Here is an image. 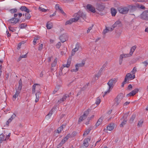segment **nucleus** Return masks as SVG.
I'll return each instance as SVG.
<instances>
[{
  "label": "nucleus",
  "mask_w": 148,
  "mask_h": 148,
  "mask_svg": "<svg viewBox=\"0 0 148 148\" xmlns=\"http://www.w3.org/2000/svg\"><path fill=\"white\" fill-rule=\"evenodd\" d=\"M107 28L108 30V31H112L114 29V28L112 26V27H107Z\"/></svg>",
  "instance_id": "603ef678"
},
{
  "label": "nucleus",
  "mask_w": 148,
  "mask_h": 148,
  "mask_svg": "<svg viewBox=\"0 0 148 148\" xmlns=\"http://www.w3.org/2000/svg\"><path fill=\"white\" fill-rule=\"evenodd\" d=\"M133 91L134 93H135V95L139 91V89L138 88H136L133 90Z\"/></svg>",
  "instance_id": "bf43d9fd"
},
{
  "label": "nucleus",
  "mask_w": 148,
  "mask_h": 148,
  "mask_svg": "<svg viewBox=\"0 0 148 148\" xmlns=\"http://www.w3.org/2000/svg\"><path fill=\"white\" fill-rule=\"evenodd\" d=\"M91 130V129H90V128H89L88 129H87L86 131H85L84 132L83 134V136L87 135L89 133Z\"/></svg>",
  "instance_id": "c756f323"
},
{
  "label": "nucleus",
  "mask_w": 148,
  "mask_h": 148,
  "mask_svg": "<svg viewBox=\"0 0 148 148\" xmlns=\"http://www.w3.org/2000/svg\"><path fill=\"white\" fill-rule=\"evenodd\" d=\"M72 56H71L70 57H69V58L68 59V60H67V64L69 65V66H70V64H71V59H72Z\"/></svg>",
  "instance_id": "72a5a7b5"
},
{
  "label": "nucleus",
  "mask_w": 148,
  "mask_h": 148,
  "mask_svg": "<svg viewBox=\"0 0 148 148\" xmlns=\"http://www.w3.org/2000/svg\"><path fill=\"white\" fill-rule=\"evenodd\" d=\"M63 126H61L59 127L58 130H56L55 131L56 132H57L58 134H59L61 132V131L63 130Z\"/></svg>",
  "instance_id": "bb28decb"
},
{
  "label": "nucleus",
  "mask_w": 148,
  "mask_h": 148,
  "mask_svg": "<svg viewBox=\"0 0 148 148\" xmlns=\"http://www.w3.org/2000/svg\"><path fill=\"white\" fill-rule=\"evenodd\" d=\"M12 121V120L10 118L8 120V121H7L6 122V125L7 126H9V123L11 122Z\"/></svg>",
  "instance_id": "864d4df0"
},
{
  "label": "nucleus",
  "mask_w": 148,
  "mask_h": 148,
  "mask_svg": "<svg viewBox=\"0 0 148 148\" xmlns=\"http://www.w3.org/2000/svg\"><path fill=\"white\" fill-rule=\"evenodd\" d=\"M132 88V86L131 84H129L127 87V89L129 90H131Z\"/></svg>",
  "instance_id": "e2e57ef3"
},
{
  "label": "nucleus",
  "mask_w": 148,
  "mask_h": 148,
  "mask_svg": "<svg viewBox=\"0 0 148 148\" xmlns=\"http://www.w3.org/2000/svg\"><path fill=\"white\" fill-rule=\"evenodd\" d=\"M143 123V121L141 120L139 121L137 124V126L140 127L142 126V125Z\"/></svg>",
  "instance_id": "f704fd0d"
},
{
  "label": "nucleus",
  "mask_w": 148,
  "mask_h": 148,
  "mask_svg": "<svg viewBox=\"0 0 148 148\" xmlns=\"http://www.w3.org/2000/svg\"><path fill=\"white\" fill-rule=\"evenodd\" d=\"M140 18L146 21H148V10L143 12L140 14Z\"/></svg>",
  "instance_id": "0eeeda50"
},
{
  "label": "nucleus",
  "mask_w": 148,
  "mask_h": 148,
  "mask_svg": "<svg viewBox=\"0 0 148 148\" xmlns=\"http://www.w3.org/2000/svg\"><path fill=\"white\" fill-rule=\"evenodd\" d=\"M108 32V30L107 27H106V29H104L103 30L102 33L103 35H104V36L103 37L104 38L105 37V35L106 34V33H107Z\"/></svg>",
  "instance_id": "c03bdc74"
},
{
  "label": "nucleus",
  "mask_w": 148,
  "mask_h": 148,
  "mask_svg": "<svg viewBox=\"0 0 148 148\" xmlns=\"http://www.w3.org/2000/svg\"><path fill=\"white\" fill-rule=\"evenodd\" d=\"M39 37L37 36L36 37V38H34V40L33 42L34 44V45H35L36 44V41L37 40H38L39 39Z\"/></svg>",
  "instance_id": "37998d69"
},
{
  "label": "nucleus",
  "mask_w": 148,
  "mask_h": 148,
  "mask_svg": "<svg viewBox=\"0 0 148 148\" xmlns=\"http://www.w3.org/2000/svg\"><path fill=\"white\" fill-rule=\"evenodd\" d=\"M85 64V62L84 61H82L81 63L77 64L76 65H77V67L78 68L79 67H83V66Z\"/></svg>",
  "instance_id": "7c9ffc66"
},
{
  "label": "nucleus",
  "mask_w": 148,
  "mask_h": 148,
  "mask_svg": "<svg viewBox=\"0 0 148 148\" xmlns=\"http://www.w3.org/2000/svg\"><path fill=\"white\" fill-rule=\"evenodd\" d=\"M76 69H72L71 70L72 72H76L78 71L79 68L77 67V65H75V66Z\"/></svg>",
  "instance_id": "79ce46f5"
},
{
  "label": "nucleus",
  "mask_w": 148,
  "mask_h": 148,
  "mask_svg": "<svg viewBox=\"0 0 148 148\" xmlns=\"http://www.w3.org/2000/svg\"><path fill=\"white\" fill-rule=\"evenodd\" d=\"M59 88V86L56 87L55 88L54 90L53 91V94H54L56 93L57 92V91L58 90Z\"/></svg>",
  "instance_id": "de8ad7c7"
},
{
  "label": "nucleus",
  "mask_w": 148,
  "mask_h": 148,
  "mask_svg": "<svg viewBox=\"0 0 148 148\" xmlns=\"http://www.w3.org/2000/svg\"><path fill=\"white\" fill-rule=\"evenodd\" d=\"M18 86H22V81L21 79L19 81Z\"/></svg>",
  "instance_id": "338daca9"
},
{
  "label": "nucleus",
  "mask_w": 148,
  "mask_h": 148,
  "mask_svg": "<svg viewBox=\"0 0 148 148\" xmlns=\"http://www.w3.org/2000/svg\"><path fill=\"white\" fill-rule=\"evenodd\" d=\"M66 141V140H65L64 138L61 141V142L58 145H57V148H59L61 147L62 145L63 144L65 143Z\"/></svg>",
  "instance_id": "5701e85b"
},
{
  "label": "nucleus",
  "mask_w": 148,
  "mask_h": 148,
  "mask_svg": "<svg viewBox=\"0 0 148 148\" xmlns=\"http://www.w3.org/2000/svg\"><path fill=\"white\" fill-rule=\"evenodd\" d=\"M134 2H146L148 1V0H132Z\"/></svg>",
  "instance_id": "e433bc0d"
},
{
  "label": "nucleus",
  "mask_w": 148,
  "mask_h": 148,
  "mask_svg": "<svg viewBox=\"0 0 148 148\" xmlns=\"http://www.w3.org/2000/svg\"><path fill=\"white\" fill-rule=\"evenodd\" d=\"M135 78V75L132 76V75L130 73H127L125 76V79L127 81H129V80H132Z\"/></svg>",
  "instance_id": "1a4fd4ad"
},
{
  "label": "nucleus",
  "mask_w": 148,
  "mask_h": 148,
  "mask_svg": "<svg viewBox=\"0 0 148 148\" xmlns=\"http://www.w3.org/2000/svg\"><path fill=\"white\" fill-rule=\"evenodd\" d=\"M101 74V73L98 72L97 74H96L95 75V79H98V78L100 76Z\"/></svg>",
  "instance_id": "49530a36"
},
{
  "label": "nucleus",
  "mask_w": 148,
  "mask_h": 148,
  "mask_svg": "<svg viewBox=\"0 0 148 148\" xmlns=\"http://www.w3.org/2000/svg\"><path fill=\"white\" fill-rule=\"evenodd\" d=\"M27 26V25L26 23H24L21 24L19 26V27L21 29H22L25 27Z\"/></svg>",
  "instance_id": "4c0bfd02"
},
{
  "label": "nucleus",
  "mask_w": 148,
  "mask_h": 148,
  "mask_svg": "<svg viewBox=\"0 0 148 148\" xmlns=\"http://www.w3.org/2000/svg\"><path fill=\"white\" fill-rule=\"evenodd\" d=\"M101 102V99L99 97H97V99L96 101L95 102L96 104L97 105H99Z\"/></svg>",
  "instance_id": "ea45409f"
},
{
  "label": "nucleus",
  "mask_w": 148,
  "mask_h": 148,
  "mask_svg": "<svg viewBox=\"0 0 148 148\" xmlns=\"http://www.w3.org/2000/svg\"><path fill=\"white\" fill-rule=\"evenodd\" d=\"M71 137V134H68L64 138L66 141L69 137Z\"/></svg>",
  "instance_id": "a18cd8bd"
},
{
  "label": "nucleus",
  "mask_w": 148,
  "mask_h": 148,
  "mask_svg": "<svg viewBox=\"0 0 148 148\" xmlns=\"http://www.w3.org/2000/svg\"><path fill=\"white\" fill-rule=\"evenodd\" d=\"M55 8L56 10H59L61 8L59 6V4H57L55 5Z\"/></svg>",
  "instance_id": "13d9d810"
},
{
  "label": "nucleus",
  "mask_w": 148,
  "mask_h": 148,
  "mask_svg": "<svg viewBox=\"0 0 148 148\" xmlns=\"http://www.w3.org/2000/svg\"><path fill=\"white\" fill-rule=\"evenodd\" d=\"M111 12L112 16H115L117 13L116 10L114 8H112L111 9Z\"/></svg>",
  "instance_id": "6ab92c4d"
},
{
  "label": "nucleus",
  "mask_w": 148,
  "mask_h": 148,
  "mask_svg": "<svg viewBox=\"0 0 148 148\" xmlns=\"http://www.w3.org/2000/svg\"><path fill=\"white\" fill-rule=\"evenodd\" d=\"M136 116V115L135 114H133L131 117L130 119V122L131 123H132L135 119Z\"/></svg>",
  "instance_id": "473e14b6"
},
{
  "label": "nucleus",
  "mask_w": 148,
  "mask_h": 148,
  "mask_svg": "<svg viewBox=\"0 0 148 148\" xmlns=\"http://www.w3.org/2000/svg\"><path fill=\"white\" fill-rule=\"evenodd\" d=\"M56 108L53 107L51 110L50 111L49 113L47 115V116H49L50 117L53 114V112L54 111H55Z\"/></svg>",
  "instance_id": "a878e982"
},
{
  "label": "nucleus",
  "mask_w": 148,
  "mask_h": 148,
  "mask_svg": "<svg viewBox=\"0 0 148 148\" xmlns=\"http://www.w3.org/2000/svg\"><path fill=\"white\" fill-rule=\"evenodd\" d=\"M73 17L74 18H71L69 20L66 21L65 23V25H70L73 22L77 21L80 18H82L84 20L86 18V14L80 11H79L77 13H75L73 15Z\"/></svg>",
  "instance_id": "f257e3e1"
},
{
  "label": "nucleus",
  "mask_w": 148,
  "mask_h": 148,
  "mask_svg": "<svg viewBox=\"0 0 148 148\" xmlns=\"http://www.w3.org/2000/svg\"><path fill=\"white\" fill-rule=\"evenodd\" d=\"M103 119L102 117H101L99 118L96 124L95 125L96 127L99 126L101 123Z\"/></svg>",
  "instance_id": "412c9836"
},
{
  "label": "nucleus",
  "mask_w": 148,
  "mask_h": 148,
  "mask_svg": "<svg viewBox=\"0 0 148 148\" xmlns=\"http://www.w3.org/2000/svg\"><path fill=\"white\" fill-rule=\"evenodd\" d=\"M93 25H92V26L90 27H89L88 29L87 30V33H88L90 32V31L92 29V27H93Z\"/></svg>",
  "instance_id": "8fccbe9b"
},
{
  "label": "nucleus",
  "mask_w": 148,
  "mask_h": 148,
  "mask_svg": "<svg viewBox=\"0 0 148 148\" xmlns=\"http://www.w3.org/2000/svg\"><path fill=\"white\" fill-rule=\"evenodd\" d=\"M68 36L67 34H63L61 35L60 37V39L61 42L63 43L67 40Z\"/></svg>",
  "instance_id": "9b49d317"
},
{
  "label": "nucleus",
  "mask_w": 148,
  "mask_h": 148,
  "mask_svg": "<svg viewBox=\"0 0 148 148\" xmlns=\"http://www.w3.org/2000/svg\"><path fill=\"white\" fill-rule=\"evenodd\" d=\"M79 48V45L78 43H77L75 45V48L73 49L71 54V56H74L76 51H77Z\"/></svg>",
  "instance_id": "f8f14e48"
},
{
  "label": "nucleus",
  "mask_w": 148,
  "mask_h": 148,
  "mask_svg": "<svg viewBox=\"0 0 148 148\" xmlns=\"http://www.w3.org/2000/svg\"><path fill=\"white\" fill-rule=\"evenodd\" d=\"M31 17V16L30 15V14L28 13L27 14V16H26L25 18L27 19H29Z\"/></svg>",
  "instance_id": "6e6d98bb"
},
{
  "label": "nucleus",
  "mask_w": 148,
  "mask_h": 148,
  "mask_svg": "<svg viewBox=\"0 0 148 148\" xmlns=\"http://www.w3.org/2000/svg\"><path fill=\"white\" fill-rule=\"evenodd\" d=\"M20 92V91L18 90H16L15 95H13V100H14L18 96Z\"/></svg>",
  "instance_id": "4be33fe9"
},
{
  "label": "nucleus",
  "mask_w": 148,
  "mask_h": 148,
  "mask_svg": "<svg viewBox=\"0 0 148 148\" xmlns=\"http://www.w3.org/2000/svg\"><path fill=\"white\" fill-rule=\"evenodd\" d=\"M124 117V116H123V118L121 119H122L123 121L120 125V127H123L124 125L127 123V116H126L125 118Z\"/></svg>",
  "instance_id": "2eb2a0df"
},
{
  "label": "nucleus",
  "mask_w": 148,
  "mask_h": 148,
  "mask_svg": "<svg viewBox=\"0 0 148 148\" xmlns=\"http://www.w3.org/2000/svg\"><path fill=\"white\" fill-rule=\"evenodd\" d=\"M16 116V115L14 114H13L11 117L10 118L12 120H13L14 119Z\"/></svg>",
  "instance_id": "0e129e2a"
},
{
  "label": "nucleus",
  "mask_w": 148,
  "mask_h": 148,
  "mask_svg": "<svg viewBox=\"0 0 148 148\" xmlns=\"http://www.w3.org/2000/svg\"><path fill=\"white\" fill-rule=\"evenodd\" d=\"M8 21L9 22H10L11 23H13V24H15L19 21V20L18 19L14 17L9 19Z\"/></svg>",
  "instance_id": "ddd939ff"
},
{
  "label": "nucleus",
  "mask_w": 148,
  "mask_h": 148,
  "mask_svg": "<svg viewBox=\"0 0 148 148\" xmlns=\"http://www.w3.org/2000/svg\"><path fill=\"white\" fill-rule=\"evenodd\" d=\"M41 93V92H40V90H37V92H36L35 94L36 97L39 98L40 97V95Z\"/></svg>",
  "instance_id": "2f4dec72"
},
{
  "label": "nucleus",
  "mask_w": 148,
  "mask_h": 148,
  "mask_svg": "<svg viewBox=\"0 0 148 148\" xmlns=\"http://www.w3.org/2000/svg\"><path fill=\"white\" fill-rule=\"evenodd\" d=\"M136 45L132 47L130 49V53L131 54V55L132 56V55L133 52L134 51L135 49H136Z\"/></svg>",
  "instance_id": "393cba45"
},
{
  "label": "nucleus",
  "mask_w": 148,
  "mask_h": 148,
  "mask_svg": "<svg viewBox=\"0 0 148 148\" xmlns=\"http://www.w3.org/2000/svg\"><path fill=\"white\" fill-rule=\"evenodd\" d=\"M43 46V45L42 44H41V45H39L38 49L40 51L42 49V48Z\"/></svg>",
  "instance_id": "052dcab7"
},
{
  "label": "nucleus",
  "mask_w": 148,
  "mask_h": 148,
  "mask_svg": "<svg viewBox=\"0 0 148 148\" xmlns=\"http://www.w3.org/2000/svg\"><path fill=\"white\" fill-rule=\"evenodd\" d=\"M77 133L75 131H74L71 134V137H73L76 136L77 135Z\"/></svg>",
  "instance_id": "4d7b16f0"
},
{
  "label": "nucleus",
  "mask_w": 148,
  "mask_h": 148,
  "mask_svg": "<svg viewBox=\"0 0 148 148\" xmlns=\"http://www.w3.org/2000/svg\"><path fill=\"white\" fill-rule=\"evenodd\" d=\"M57 61V58H55L54 61L51 64L52 68L53 66H55L56 64V63Z\"/></svg>",
  "instance_id": "c85d7f7f"
},
{
  "label": "nucleus",
  "mask_w": 148,
  "mask_h": 148,
  "mask_svg": "<svg viewBox=\"0 0 148 148\" xmlns=\"http://www.w3.org/2000/svg\"><path fill=\"white\" fill-rule=\"evenodd\" d=\"M5 136L2 134H0V143L3 141L6 140V138H5Z\"/></svg>",
  "instance_id": "b1692460"
},
{
  "label": "nucleus",
  "mask_w": 148,
  "mask_h": 148,
  "mask_svg": "<svg viewBox=\"0 0 148 148\" xmlns=\"http://www.w3.org/2000/svg\"><path fill=\"white\" fill-rule=\"evenodd\" d=\"M20 9L22 11H24L28 13L29 12V10L25 6H21Z\"/></svg>",
  "instance_id": "f3484780"
},
{
  "label": "nucleus",
  "mask_w": 148,
  "mask_h": 148,
  "mask_svg": "<svg viewBox=\"0 0 148 148\" xmlns=\"http://www.w3.org/2000/svg\"><path fill=\"white\" fill-rule=\"evenodd\" d=\"M117 82L116 78H113L110 79L107 83L109 87V89H112L113 87L114 84Z\"/></svg>",
  "instance_id": "20e7f679"
},
{
  "label": "nucleus",
  "mask_w": 148,
  "mask_h": 148,
  "mask_svg": "<svg viewBox=\"0 0 148 148\" xmlns=\"http://www.w3.org/2000/svg\"><path fill=\"white\" fill-rule=\"evenodd\" d=\"M10 11L11 13L13 14L17 12V10L16 8L12 9L10 10Z\"/></svg>",
  "instance_id": "c9c22d12"
},
{
  "label": "nucleus",
  "mask_w": 148,
  "mask_h": 148,
  "mask_svg": "<svg viewBox=\"0 0 148 148\" xmlns=\"http://www.w3.org/2000/svg\"><path fill=\"white\" fill-rule=\"evenodd\" d=\"M69 97V95L67 94H65L64 95L63 97L62 98L60 99V100H58V102H60L61 103L62 102L64 101L66 99V98L67 97Z\"/></svg>",
  "instance_id": "dca6fc26"
},
{
  "label": "nucleus",
  "mask_w": 148,
  "mask_h": 148,
  "mask_svg": "<svg viewBox=\"0 0 148 148\" xmlns=\"http://www.w3.org/2000/svg\"><path fill=\"white\" fill-rule=\"evenodd\" d=\"M90 140V138H85L84 141L83 145H84L86 147H88L89 145L88 142Z\"/></svg>",
  "instance_id": "4468645a"
},
{
  "label": "nucleus",
  "mask_w": 148,
  "mask_h": 148,
  "mask_svg": "<svg viewBox=\"0 0 148 148\" xmlns=\"http://www.w3.org/2000/svg\"><path fill=\"white\" fill-rule=\"evenodd\" d=\"M123 97V95L122 93L119 94L114 99V105L116 106H118Z\"/></svg>",
  "instance_id": "f03ea898"
},
{
  "label": "nucleus",
  "mask_w": 148,
  "mask_h": 148,
  "mask_svg": "<svg viewBox=\"0 0 148 148\" xmlns=\"http://www.w3.org/2000/svg\"><path fill=\"white\" fill-rule=\"evenodd\" d=\"M90 111V110L89 109H87L84 112V114L79 118L78 120V123H81L83 120L85 119L88 115L89 113V112Z\"/></svg>",
  "instance_id": "7ed1b4c3"
},
{
  "label": "nucleus",
  "mask_w": 148,
  "mask_h": 148,
  "mask_svg": "<svg viewBox=\"0 0 148 148\" xmlns=\"http://www.w3.org/2000/svg\"><path fill=\"white\" fill-rule=\"evenodd\" d=\"M114 128V124L113 123H110L109 125L107 126V130L109 131H111Z\"/></svg>",
  "instance_id": "a211bd4d"
},
{
  "label": "nucleus",
  "mask_w": 148,
  "mask_h": 148,
  "mask_svg": "<svg viewBox=\"0 0 148 148\" xmlns=\"http://www.w3.org/2000/svg\"><path fill=\"white\" fill-rule=\"evenodd\" d=\"M59 10L61 12V13L62 14H63L64 15H66V14L64 12V11L61 8Z\"/></svg>",
  "instance_id": "774afa93"
},
{
  "label": "nucleus",
  "mask_w": 148,
  "mask_h": 148,
  "mask_svg": "<svg viewBox=\"0 0 148 148\" xmlns=\"http://www.w3.org/2000/svg\"><path fill=\"white\" fill-rule=\"evenodd\" d=\"M96 9L99 11H102L105 8V5L103 3H97L95 5Z\"/></svg>",
  "instance_id": "423d86ee"
},
{
  "label": "nucleus",
  "mask_w": 148,
  "mask_h": 148,
  "mask_svg": "<svg viewBox=\"0 0 148 148\" xmlns=\"http://www.w3.org/2000/svg\"><path fill=\"white\" fill-rule=\"evenodd\" d=\"M129 83V82L128 80V81H127L126 79H124V81L122 83L121 87H123L125 84H126V83Z\"/></svg>",
  "instance_id": "a19ab883"
},
{
  "label": "nucleus",
  "mask_w": 148,
  "mask_h": 148,
  "mask_svg": "<svg viewBox=\"0 0 148 148\" xmlns=\"http://www.w3.org/2000/svg\"><path fill=\"white\" fill-rule=\"evenodd\" d=\"M134 95L133 94L132 92H130L129 94L127 95V96H134Z\"/></svg>",
  "instance_id": "680f3d73"
},
{
  "label": "nucleus",
  "mask_w": 148,
  "mask_h": 148,
  "mask_svg": "<svg viewBox=\"0 0 148 148\" xmlns=\"http://www.w3.org/2000/svg\"><path fill=\"white\" fill-rule=\"evenodd\" d=\"M46 27L48 29H50L53 27V23L50 21H48L46 25Z\"/></svg>",
  "instance_id": "aec40b11"
},
{
  "label": "nucleus",
  "mask_w": 148,
  "mask_h": 148,
  "mask_svg": "<svg viewBox=\"0 0 148 148\" xmlns=\"http://www.w3.org/2000/svg\"><path fill=\"white\" fill-rule=\"evenodd\" d=\"M142 63L145 65V67H146L147 65L148 64V60H147L145 61L142 62Z\"/></svg>",
  "instance_id": "5fc2aeb1"
},
{
  "label": "nucleus",
  "mask_w": 148,
  "mask_h": 148,
  "mask_svg": "<svg viewBox=\"0 0 148 148\" xmlns=\"http://www.w3.org/2000/svg\"><path fill=\"white\" fill-rule=\"evenodd\" d=\"M118 10L120 13L123 14H127L129 10V9L127 7L123 8L120 7L118 8Z\"/></svg>",
  "instance_id": "39448f33"
},
{
  "label": "nucleus",
  "mask_w": 148,
  "mask_h": 148,
  "mask_svg": "<svg viewBox=\"0 0 148 148\" xmlns=\"http://www.w3.org/2000/svg\"><path fill=\"white\" fill-rule=\"evenodd\" d=\"M56 47L57 48L59 49L61 46V43L60 42H58L56 45Z\"/></svg>",
  "instance_id": "3c124183"
},
{
  "label": "nucleus",
  "mask_w": 148,
  "mask_h": 148,
  "mask_svg": "<svg viewBox=\"0 0 148 148\" xmlns=\"http://www.w3.org/2000/svg\"><path fill=\"white\" fill-rule=\"evenodd\" d=\"M120 56H122L123 57V58H126L128 57H130L132 55L130 53L127 54H121Z\"/></svg>",
  "instance_id": "cd10ccee"
},
{
  "label": "nucleus",
  "mask_w": 148,
  "mask_h": 148,
  "mask_svg": "<svg viewBox=\"0 0 148 148\" xmlns=\"http://www.w3.org/2000/svg\"><path fill=\"white\" fill-rule=\"evenodd\" d=\"M87 9L89 11L93 13L96 12L95 8L90 4H88L86 5Z\"/></svg>",
  "instance_id": "6e6552de"
},
{
  "label": "nucleus",
  "mask_w": 148,
  "mask_h": 148,
  "mask_svg": "<svg viewBox=\"0 0 148 148\" xmlns=\"http://www.w3.org/2000/svg\"><path fill=\"white\" fill-rule=\"evenodd\" d=\"M123 58L122 56H120L119 60V64L120 65L122 64L123 61Z\"/></svg>",
  "instance_id": "58836bf2"
},
{
  "label": "nucleus",
  "mask_w": 148,
  "mask_h": 148,
  "mask_svg": "<svg viewBox=\"0 0 148 148\" xmlns=\"http://www.w3.org/2000/svg\"><path fill=\"white\" fill-rule=\"evenodd\" d=\"M136 71V67H135L133 68V70L131 71V73L133 74H134L135 73Z\"/></svg>",
  "instance_id": "09e8293b"
},
{
  "label": "nucleus",
  "mask_w": 148,
  "mask_h": 148,
  "mask_svg": "<svg viewBox=\"0 0 148 148\" xmlns=\"http://www.w3.org/2000/svg\"><path fill=\"white\" fill-rule=\"evenodd\" d=\"M37 86L36 87V88L38 89V90H40V85L38 84H34L32 86V93L34 94L35 93L36 90V86Z\"/></svg>",
  "instance_id": "9d476101"
},
{
  "label": "nucleus",
  "mask_w": 148,
  "mask_h": 148,
  "mask_svg": "<svg viewBox=\"0 0 148 148\" xmlns=\"http://www.w3.org/2000/svg\"><path fill=\"white\" fill-rule=\"evenodd\" d=\"M22 45L21 42H20L18 44L17 49H18L21 48V46Z\"/></svg>",
  "instance_id": "69168bd1"
}]
</instances>
